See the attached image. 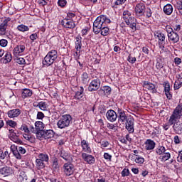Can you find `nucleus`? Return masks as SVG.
Masks as SVG:
<instances>
[{"instance_id":"nucleus-49","label":"nucleus","mask_w":182,"mask_h":182,"mask_svg":"<svg viewBox=\"0 0 182 182\" xmlns=\"http://www.w3.org/2000/svg\"><path fill=\"white\" fill-rule=\"evenodd\" d=\"M122 177H127L130 174L129 168H124L121 173Z\"/></svg>"},{"instance_id":"nucleus-16","label":"nucleus","mask_w":182,"mask_h":182,"mask_svg":"<svg viewBox=\"0 0 182 182\" xmlns=\"http://www.w3.org/2000/svg\"><path fill=\"white\" fill-rule=\"evenodd\" d=\"M126 129L128 130L129 133L134 132V119L132 118H129L127 121Z\"/></svg>"},{"instance_id":"nucleus-53","label":"nucleus","mask_w":182,"mask_h":182,"mask_svg":"<svg viewBox=\"0 0 182 182\" xmlns=\"http://www.w3.org/2000/svg\"><path fill=\"white\" fill-rule=\"evenodd\" d=\"M166 31L167 32L168 36L175 33V31L173 30V28L170 26H167L166 27Z\"/></svg>"},{"instance_id":"nucleus-42","label":"nucleus","mask_w":182,"mask_h":182,"mask_svg":"<svg viewBox=\"0 0 182 182\" xmlns=\"http://www.w3.org/2000/svg\"><path fill=\"white\" fill-rule=\"evenodd\" d=\"M165 151H166V147L163 146H159L156 149V154H159V156H161Z\"/></svg>"},{"instance_id":"nucleus-3","label":"nucleus","mask_w":182,"mask_h":182,"mask_svg":"<svg viewBox=\"0 0 182 182\" xmlns=\"http://www.w3.org/2000/svg\"><path fill=\"white\" fill-rule=\"evenodd\" d=\"M56 59H58V51L55 50H51L44 58L43 65L47 67L50 66V65H53Z\"/></svg>"},{"instance_id":"nucleus-59","label":"nucleus","mask_w":182,"mask_h":182,"mask_svg":"<svg viewBox=\"0 0 182 182\" xmlns=\"http://www.w3.org/2000/svg\"><path fill=\"white\" fill-rule=\"evenodd\" d=\"M175 7L176 8V9H178V11L181 9V8H182V1L180 0H178L176 1V4H175Z\"/></svg>"},{"instance_id":"nucleus-4","label":"nucleus","mask_w":182,"mask_h":182,"mask_svg":"<svg viewBox=\"0 0 182 182\" xmlns=\"http://www.w3.org/2000/svg\"><path fill=\"white\" fill-rule=\"evenodd\" d=\"M72 123V116L70 114L63 115L58 121L57 126L58 129H66L69 127Z\"/></svg>"},{"instance_id":"nucleus-14","label":"nucleus","mask_w":182,"mask_h":182,"mask_svg":"<svg viewBox=\"0 0 182 182\" xmlns=\"http://www.w3.org/2000/svg\"><path fill=\"white\" fill-rule=\"evenodd\" d=\"M82 159L85 161V163H87V164H95V156L92 155L84 152L82 154Z\"/></svg>"},{"instance_id":"nucleus-2","label":"nucleus","mask_w":182,"mask_h":182,"mask_svg":"<svg viewBox=\"0 0 182 182\" xmlns=\"http://www.w3.org/2000/svg\"><path fill=\"white\" fill-rule=\"evenodd\" d=\"M122 19L127 25H129V27L132 31H136L137 26V20L136 18L132 16V13L127 10L123 11Z\"/></svg>"},{"instance_id":"nucleus-18","label":"nucleus","mask_w":182,"mask_h":182,"mask_svg":"<svg viewBox=\"0 0 182 182\" xmlns=\"http://www.w3.org/2000/svg\"><path fill=\"white\" fill-rule=\"evenodd\" d=\"M118 114H119V121L122 122V123H124L125 122H127L129 120V118L127 117V115L126 114V112L124 110L118 108Z\"/></svg>"},{"instance_id":"nucleus-1","label":"nucleus","mask_w":182,"mask_h":182,"mask_svg":"<svg viewBox=\"0 0 182 182\" xmlns=\"http://www.w3.org/2000/svg\"><path fill=\"white\" fill-rule=\"evenodd\" d=\"M110 21L106 16L101 15L98 16L93 23V32L95 35L100 33L102 36H107L110 30L106 27L107 23H110Z\"/></svg>"},{"instance_id":"nucleus-31","label":"nucleus","mask_w":182,"mask_h":182,"mask_svg":"<svg viewBox=\"0 0 182 182\" xmlns=\"http://www.w3.org/2000/svg\"><path fill=\"white\" fill-rule=\"evenodd\" d=\"M32 90H31L30 89H24L23 90L21 97L23 99H26V97H31V96H32Z\"/></svg>"},{"instance_id":"nucleus-7","label":"nucleus","mask_w":182,"mask_h":182,"mask_svg":"<svg viewBox=\"0 0 182 182\" xmlns=\"http://www.w3.org/2000/svg\"><path fill=\"white\" fill-rule=\"evenodd\" d=\"M100 87V80L99 78H95L92 80L89 86L88 90L89 92H96Z\"/></svg>"},{"instance_id":"nucleus-24","label":"nucleus","mask_w":182,"mask_h":182,"mask_svg":"<svg viewBox=\"0 0 182 182\" xmlns=\"http://www.w3.org/2000/svg\"><path fill=\"white\" fill-rule=\"evenodd\" d=\"M85 91V89H83V87H80L78 89V91L75 92V95L74 96L75 99L76 100H83L85 99L83 92Z\"/></svg>"},{"instance_id":"nucleus-44","label":"nucleus","mask_w":182,"mask_h":182,"mask_svg":"<svg viewBox=\"0 0 182 182\" xmlns=\"http://www.w3.org/2000/svg\"><path fill=\"white\" fill-rule=\"evenodd\" d=\"M134 159L135 163H137L138 164H143V163H144V158L140 156L136 155Z\"/></svg>"},{"instance_id":"nucleus-21","label":"nucleus","mask_w":182,"mask_h":182,"mask_svg":"<svg viewBox=\"0 0 182 182\" xmlns=\"http://www.w3.org/2000/svg\"><path fill=\"white\" fill-rule=\"evenodd\" d=\"M7 114H8V117H9L10 119L18 117V116L21 114V109H11L7 112Z\"/></svg>"},{"instance_id":"nucleus-43","label":"nucleus","mask_w":182,"mask_h":182,"mask_svg":"<svg viewBox=\"0 0 182 182\" xmlns=\"http://www.w3.org/2000/svg\"><path fill=\"white\" fill-rule=\"evenodd\" d=\"M38 159L42 161H46V162L49 161V156H48V154H40L38 155Z\"/></svg>"},{"instance_id":"nucleus-29","label":"nucleus","mask_w":182,"mask_h":182,"mask_svg":"<svg viewBox=\"0 0 182 182\" xmlns=\"http://www.w3.org/2000/svg\"><path fill=\"white\" fill-rule=\"evenodd\" d=\"M164 12L166 15H171L173 14V6L168 4L164 6Z\"/></svg>"},{"instance_id":"nucleus-40","label":"nucleus","mask_w":182,"mask_h":182,"mask_svg":"<svg viewBox=\"0 0 182 182\" xmlns=\"http://www.w3.org/2000/svg\"><path fill=\"white\" fill-rule=\"evenodd\" d=\"M17 31H19V32H28L29 27L23 24H20L17 26Z\"/></svg>"},{"instance_id":"nucleus-41","label":"nucleus","mask_w":182,"mask_h":182,"mask_svg":"<svg viewBox=\"0 0 182 182\" xmlns=\"http://www.w3.org/2000/svg\"><path fill=\"white\" fill-rule=\"evenodd\" d=\"M23 137L25 140L30 141V143H33V141H35V138L29 134H23Z\"/></svg>"},{"instance_id":"nucleus-9","label":"nucleus","mask_w":182,"mask_h":182,"mask_svg":"<svg viewBox=\"0 0 182 182\" xmlns=\"http://www.w3.org/2000/svg\"><path fill=\"white\" fill-rule=\"evenodd\" d=\"M61 23L62 26L67 29H74V28H76V24L72 19L64 18L62 20Z\"/></svg>"},{"instance_id":"nucleus-19","label":"nucleus","mask_w":182,"mask_h":182,"mask_svg":"<svg viewBox=\"0 0 182 182\" xmlns=\"http://www.w3.org/2000/svg\"><path fill=\"white\" fill-rule=\"evenodd\" d=\"M11 21V18H7L4 19L3 23L0 25V35H5L6 28L8 27V23Z\"/></svg>"},{"instance_id":"nucleus-51","label":"nucleus","mask_w":182,"mask_h":182,"mask_svg":"<svg viewBox=\"0 0 182 182\" xmlns=\"http://www.w3.org/2000/svg\"><path fill=\"white\" fill-rule=\"evenodd\" d=\"M101 149H106V147H109L110 146V143L108 141H102L100 142Z\"/></svg>"},{"instance_id":"nucleus-13","label":"nucleus","mask_w":182,"mask_h":182,"mask_svg":"<svg viewBox=\"0 0 182 182\" xmlns=\"http://www.w3.org/2000/svg\"><path fill=\"white\" fill-rule=\"evenodd\" d=\"M14 168L11 167L4 166L0 168V174H1V176H4V177H8V176H11V174H14Z\"/></svg>"},{"instance_id":"nucleus-63","label":"nucleus","mask_w":182,"mask_h":182,"mask_svg":"<svg viewBox=\"0 0 182 182\" xmlns=\"http://www.w3.org/2000/svg\"><path fill=\"white\" fill-rule=\"evenodd\" d=\"M75 13H72V12H69L67 14V18L66 19H71L73 18H75Z\"/></svg>"},{"instance_id":"nucleus-52","label":"nucleus","mask_w":182,"mask_h":182,"mask_svg":"<svg viewBox=\"0 0 182 182\" xmlns=\"http://www.w3.org/2000/svg\"><path fill=\"white\" fill-rule=\"evenodd\" d=\"M7 126H10V127L15 128L16 127V122L12 120L6 121Z\"/></svg>"},{"instance_id":"nucleus-61","label":"nucleus","mask_w":182,"mask_h":182,"mask_svg":"<svg viewBox=\"0 0 182 182\" xmlns=\"http://www.w3.org/2000/svg\"><path fill=\"white\" fill-rule=\"evenodd\" d=\"M128 62H129V63H134L136 62V58L135 57H132V55L128 56L127 58Z\"/></svg>"},{"instance_id":"nucleus-54","label":"nucleus","mask_w":182,"mask_h":182,"mask_svg":"<svg viewBox=\"0 0 182 182\" xmlns=\"http://www.w3.org/2000/svg\"><path fill=\"white\" fill-rule=\"evenodd\" d=\"M16 62L18 65H25V63H26L25 58H16Z\"/></svg>"},{"instance_id":"nucleus-6","label":"nucleus","mask_w":182,"mask_h":182,"mask_svg":"<svg viewBox=\"0 0 182 182\" xmlns=\"http://www.w3.org/2000/svg\"><path fill=\"white\" fill-rule=\"evenodd\" d=\"M63 173L65 177H71L75 174V166L70 163H65L63 166Z\"/></svg>"},{"instance_id":"nucleus-10","label":"nucleus","mask_w":182,"mask_h":182,"mask_svg":"<svg viewBox=\"0 0 182 182\" xmlns=\"http://www.w3.org/2000/svg\"><path fill=\"white\" fill-rule=\"evenodd\" d=\"M163 87H164V93L166 98L168 100H171L173 95L171 94V89L170 88V82H168V81L164 82Z\"/></svg>"},{"instance_id":"nucleus-20","label":"nucleus","mask_w":182,"mask_h":182,"mask_svg":"<svg viewBox=\"0 0 182 182\" xmlns=\"http://www.w3.org/2000/svg\"><path fill=\"white\" fill-rule=\"evenodd\" d=\"M168 41L171 43H177L180 41V36L176 32L172 33V34L168 36Z\"/></svg>"},{"instance_id":"nucleus-48","label":"nucleus","mask_w":182,"mask_h":182,"mask_svg":"<svg viewBox=\"0 0 182 182\" xmlns=\"http://www.w3.org/2000/svg\"><path fill=\"white\" fill-rule=\"evenodd\" d=\"M182 86V80L181 81H176L173 85V89L175 90H178V89H180V87H181Z\"/></svg>"},{"instance_id":"nucleus-37","label":"nucleus","mask_w":182,"mask_h":182,"mask_svg":"<svg viewBox=\"0 0 182 182\" xmlns=\"http://www.w3.org/2000/svg\"><path fill=\"white\" fill-rule=\"evenodd\" d=\"M173 130L177 133L178 134H181L182 132V126L178 122H176L173 124Z\"/></svg>"},{"instance_id":"nucleus-55","label":"nucleus","mask_w":182,"mask_h":182,"mask_svg":"<svg viewBox=\"0 0 182 182\" xmlns=\"http://www.w3.org/2000/svg\"><path fill=\"white\" fill-rule=\"evenodd\" d=\"M104 159L107 160V161H112V155L109 153H104Z\"/></svg>"},{"instance_id":"nucleus-45","label":"nucleus","mask_w":182,"mask_h":182,"mask_svg":"<svg viewBox=\"0 0 182 182\" xmlns=\"http://www.w3.org/2000/svg\"><path fill=\"white\" fill-rule=\"evenodd\" d=\"M36 163L37 164L38 170H41V168H43L45 167V164H43V161H42L39 158L36 160Z\"/></svg>"},{"instance_id":"nucleus-12","label":"nucleus","mask_w":182,"mask_h":182,"mask_svg":"<svg viewBox=\"0 0 182 182\" xmlns=\"http://www.w3.org/2000/svg\"><path fill=\"white\" fill-rule=\"evenodd\" d=\"M26 47L24 45H17L13 50V55L16 57L22 56V53L25 52Z\"/></svg>"},{"instance_id":"nucleus-30","label":"nucleus","mask_w":182,"mask_h":182,"mask_svg":"<svg viewBox=\"0 0 182 182\" xmlns=\"http://www.w3.org/2000/svg\"><path fill=\"white\" fill-rule=\"evenodd\" d=\"M9 138L14 143H17V144L22 143V141L18 138V136H16V133L15 132L14 134H9Z\"/></svg>"},{"instance_id":"nucleus-22","label":"nucleus","mask_w":182,"mask_h":182,"mask_svg":"<svg viewBox=\"0 0 182 182\" xmlns=\"http://www.w3.org/2000/svg\"><path fill=\"white\" fill-rule=\"evenodd\" d=\"M81 147L82 151L85 153H92V149L90 148V146H89V143L85 139L81 141Z\"/></svg>"},{"instance_id":"nucleus-5","label":"nucleus","mask_w":182,"mask_h":182,"mask_svg":"<svg viewBox=\"0 0 182 182\" xmlns=\"http://www.w3.org/2000/svg\"><path fill=\"white\" fill-rule=\"evenodd\" d=\"M182 116V105H178L176 109H174L173 114L170 117L168 120V123L171 126H173L178 119H180Z\"/></svg>"},{"instance_id":"nucleus-46","label":"nucleus","mask_w":182,"mask_h":182,"mask_svg":"<svg viewBox=\"0 0 182 182\" xmlns=\"http://www.w3.org/2000/svg\"><path fill=\"white\" fill-rule=\"evenodd\" d=\"M18 180H20V181H23V180H28V176H26V173H25V172L23 171L20 172Z\"/></svg>"},{"instance_id":"nucleus-17","label":"nucleus","mask_w":182,"mask_h":182,"mask_svg":"<svg viewBox=\"0 0 182 182\" xmlns=\"http://www.w3.org/2000/svg\"><path fill=\"white\" fill-rule=\"evenodd\" d=\"M156 147V142L151 139H146L144 142L145 150L150 151L154 150Z\"/></svg>"},{"instance_id":"nucleus-62","label":"nucleus","mask_w":182,"mask_h":182,"mask_svg":"<svg viewBox=\"0 0 182 182\" xmlns=\"http://www.w3.org/2000/svg\"><path fill=\"white\" fill-rule=\"evenodd\" d=\"M21 130H23L25 133H29V128L26 125H22Z\"/></svg>"},{"instance_id":"nucleus-64","label":"nucleus","mask_w":182,"mask_h":182,"mask_svg":"<svg viewBox=\"0 0 182 182\" xmlns=\"http://www.w3.org/2000/svg\"><path fill=\"white\" fill-rule=\"evenodd\" d=\"M177 162L182 163V151H180L177 157Z\"/></svg>"},{"instance_id":"nucleus-32","label":"nucleus","mask_w":182,"mask_h":182,"mask_svg":"<svg viewBox=\"0 0 182 182\" xmlns=\"http://www.w3.org/2000/svg\"><path fill=\"white\" fill-rule=\"evenodd\" d=\"M35 127L37 132H42L45 129V124L41 121H37L35 123Z\"/></svg>"},{"instance_id":"nucleus-15","label":"nucleus","mask_w":182,"mask_h":182,"mask_svg":"<svg viewBox=\"0 0 182 182\" xmlns=\"http://www.w3.org/2000/svg\"><path fill=\"white\" fill-rule=\"evenodd\" d=\"M106 117L109 122H116L117 119V114L113 109H109L106 113Z\"/></svg>"},{"instance_id":"nucleus-8","label":"nucleus","mask_w":182,"mask_h":182,"mask_svg":"<svg viewBox=\"0 0 182 182\" xmlns=\"http://www.w3.org/2000/svg\"><path fill=\"white\" fill-rule=\"evenodd\" d=\"M146 11V5L144 3H139L136 5L134 12L136 16H143Z\"/></svg>"},{"instance_id":"nucleus-23","label":"nucleus","mask_w":182,"mask_h":182,"mask_svg":"<svg viewBox=\"0 0 182 182\" xmlns=\"http://www.w3.org/2000/svg\"><path fill=\"white\" fill-rule=\"evenodd\" d=\"M0 60L1 63H4L5 65H6V63H9L11 60H12V54L6 51L4 56L1 58Z\"/></svg>"},{"instance_id":"nucleus-58","label":"nucleus","mask_w":182,"mask_h":182,"mask_svg":"<svg viewBox=\"0 0 182 182\" xmlns=\"http://www.w3.org/2000/svg\"><path fill=\"white\" fill-rule=\"evenodd\" d=\"M107 127L108 128V129H109L110 130H114V131H116V130H117V127H116L114 124H108L107 125Z\"/></svg>"},{"instance_id":"nucleus-26","label":"nucleus","mask_w":182,"mask_h":182,"mask_svg":"<svg viewBox=\"0 0 182 182\" xmlns=\"http://www.w3.org/2000/svg\"><path fill=\"white\" fill-rule=\"evenodd\" d=\"M60 156L63 159V160H65V161H72L73 158L70 153H68L66 151H61L60 154Z\"/></svg>"},{"instance_id":"nucleus-33","label":"nucleus","mask_w":182,"mask_h":182,"mask_svg":"<svg viewBox=\"0 0 182 182\" xmlns=\"http://www.w3.org/2000/svg\"><path fill=\"white\" fill-rule=\"evenodd\" d=\"M43 136L45 139H52L55 136V132L52 129H48L44 132Z\"/></svg>"},{"instance_id":"nucleus-25","label":"nucleus","mask_w":182,"mask_h":182,"mask_svg":"<svg viewBox=\"0 0 182 182\" xmlns=\"http://www.w3.org/2000/svg\"><path fill=\"white\" fill-rule=\"evenodd\" d=\"M144 87L145 89H147L148 90H151V92H152V93H156V92H157V90H156V85H154L153 83L149 82L147 81H145L144 82Z\"/></svg>"},{"instance_id":"nucleus-56","label":"nucleus","mask_w":182,"mask_h":182,"mask_svg":"<svg viewBox=\"0 0 182 182\" xmlns=\"http://www.w3.org/2000/svg\"><path fill=\"white\" fill-rule=\"evenodd\" d=\"M0 46H2V48L8 46V41L6 39L0 40Z\"/></svg>"},{"instance_id":"nucleus-34","label":"nucleus","mask_w":182,"mask_h":182,"mask_svg":"<svg viewBox=\"0 0 182 182\" xmlns=\"http://www.w3.org/2000/svg\"><path fill=\"white\" fill-rule=\"evenodd\" d=\"M9 154H11L9 151H6L4 152L2 149H0V160H5V159H11Z\"/></svg>"},{"instance_id":"nucleus-27","label":"nucleus","mask_w":182,"mask_h":182,"mask_svg":"<svg viewBox=\"0 0 182 182\" xmlns=\"http://www.w3.org/2000/svg\"><path fill=\"white\" fill-rule=\"evenodd\" d=\"M10 149L16 159H17L18 160H21V159H22L21 154L18 153V147L16 146L11 145Z\"/></svg>"},{"instance_id":"nucleus-60","label":"nucleus","mask_w":182,"mask_h":182,"mask_svg":"<svg viewBox=\"0 0 182 182\" xmlns=\"http://www.w3.org/2000/svg\"><path fill=\"white\" fill-rule=\"evenodd\" d=\"M43 117H45V114L42 112H38L37 113V119L38 120H42V119H43Z\"/></svg>"},{"instance_id":"nucleus-35","label":"nucleus","mask_w":182,"mask_h":182,"mask_svg":"<svg viewBox=\"0 0 182 182\" xmlns=\"http://www.w3.org/2000/svg\"><path fill=\"white\" fill-rule=\"evenodd\" d=\"M112 92V88L109 86H104L100 90V93H103V95H110Z\"/></svg>"},{"instance_id":"nucleus-57","label":"nucleus","mask_w":182,"mask_h":182,"mask_svg":"<svg viewBox=\"0 0 182 182\" xmlns=\"http://www.w3.org/2000/svg\"><path fill=\"white\" fill-rule=\"evenodd\" d=\"M17 151L18 154H25V153H26V149L22 146H19L17 149Z\"/></svg>"},{"instance_id":"nucleus-11","label":"nucleus","mask_w":182,"mask_h":182,"mask_svg":"<svg viewBox=\"0 0 182 182\" xmlns=\"http://www.w3.org/2000/svg\"><path fill=\"white\" fill-rule=\"evenodd\" d=\"M156 38L159 39V45L161 49H164V46L166 45V36L160 32H156L155 33Z\"/></svg>"},{"instance_id":"nucleus-50","label":"nucleus","mask_w":182,"mask_h":182,"mask_svg":"<svg viewBox=\"0 0 182 182\" xmlns=\"http://www.w3.org/2000/svg\"><path fill=\"white\" fill-rule=\"evenodd\" d=\"M67 4L68 1L66 0H58V6H60L61 8H65Z\"/></svg>"},{"instance_id":"nucleus-38","label":"nucleus","mask_w":182,"mask_h":182,"mask_svg":"<svg viewBox=\"0 0 182 182\" xmlns=\"http://www.w3.org/2000/svg\"><path fill=\"white\" fill-rule=\"evenodd\" d=\"M75 49L77 52H80V49H82V38H77L75 41Z\"/></svg>"},{"instance_id":"nucleus-39","label":"nucleus","mask_w":182,"mask_h":182,"mask_svg":"<svg viewBox=\"0 0 182 182\" xmlns=\"http://www.w3.org/2000/svg\"><path fill=\"white\" fill-rule=\"evenodd\" d=\"M90 80V78H89V75L87 74V73H83L81 75V81L82 83L86 85Z\"/></svg>"},{"instance_id":"nucleus-36","label":"nucleus","mask_w":182,"mask_h":182,"mask_svg":"<svg viewBox=\"0 0 182 182\" xmlns=\"http://www.w3.org/2000/svg\"><path fill=\"white\" fill-rule=\"evenodd\" d=\"M170 157H171V154L168 152H165L159 156V160H161V161H167V160L170 159Z\"/></svg>"},{"instance_id":"nucleus-28","label":"nucleus","mask_w":182,"mask_h":182,"mask_svg":"<svg viewBox=\"0 0 182 182\" xmlns=\"http://www.w3.org/2000/svg\"><path fill=\"white\" fill-rule=\"evenodd\" d=\"M33 106L34 107H39V109H41V110H46L48 109V104H46V102L41 101L38 103H33Z\"/></svg>"},{"instance_id":"nucleus-47","label":"nucleus","mask_w":182,"mask_h":182,"mask_svg":"<svg viewBox=\"0 0 182 182\" xmlns=\"http://www.w3.org/2000/svg\"><path fill=\"white\" fill-rule=\"evenodd\" d=\"M152 14H153V12H151V9H150V8H146V9H145L144 15L146 18H151Z\"/></svg>"}]
</instances>
